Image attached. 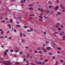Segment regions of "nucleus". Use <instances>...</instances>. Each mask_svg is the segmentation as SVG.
Instances as JSON below:
<instances>
[{
  "instance_id": "3c124183",
  "label": "nucleus",
  "mask_w": 65,
  "mask_h": 65,
  "mask_svg": "<svg viewBox=\"0 0 65 65\" xmlns=\"http://www.w3.org/2000/svg\"><path fill=\"white\" fill-rule=\"evenodd\" d=\"M1 22H5V21L4 20H3L1 21Z\"/></svg>"
},
{
  "instance_id": "bb28decb",
  "label": "nucleus",
  "mask_w": 65,
  "mask_h": 65,
  "mask_svg": "<svg viewBox=\"0 0 65 65\" xmlns=\"http://www.w3.org/2000/svg\"><path fill=\"white\" fill-rule=\"evenodd\" d=\"M27 32H31V30H29V29H27Z\"/></svg>"
},
{
  "instance_id": "4d7b16f0",
  "label": "nucleus",
  "mask_w": 65,
  "mask_h": 65,
  "mask_svg": "<svg viewBox=\"0 0 65 65\" xmlns=\"http://www.w3.org/2000/svg\"><path fill=\"white\" fill-rule=\"evenodd\" d=\"M29 52H32V50H29Z\"/></svg>"
},
{
  "instance_id": "f704fd0d",
  "label": "nucleus",
  "mask_w": 65,
  "mask_h": 65,
  "mask_svg": "<svg viewBox=\"0 0 65 65\" xmlns=\"http://www.w3.org/2000/svg\"><path fill=\"white\" fill-rule=\"evenodd\" d=\"M40 47H39L38 48L36 49L37 50H40Z\"/></svg>"
},
{
  "instance_id": "49530a36",
  "label": "nucleus",
  "mask_w": 65,
  "mask_h": 65,
  "mask_svg": "<svg viewBox=\"0 0 65 65\" xmlns=\"http://www.w3.org/2000/svg\"><path fill=\"white\" fill-rule=\"evenodd\" d=\"M30 31H33V29H32V28H31L30 29Z\"/></svg>"
},
{
  "instance_id": "2eb2a0df",
  "label": "nucleus",
  "mask_w": 65,
  "mask_h": 65,
  "mask_svg": "<svg viewBox=\"0 0 65 65\" xmlns=\"http://www.w3.org/2000/svg\"><path fill=\"white\" fill-rule=\"evenodd\" d=\"M57 12L58 14H59V15H61V13H60V12Z\"/></svg>"
},
{
  "instance_id": "4be33fe9",
  "label": "nucleus",
  "mask_w": 65,
  "mask_h": 65,
  "mask_svg": "<svg viewBox=\"0 0 65 65\" xmlns=\"http://www.w3.org/2000/svg\"><path fill=\"white\" fill-rule=\"evenodd\" d=\"M19 63H20V62H17L15 63V64H19Z\"/></svg>"
},
{
  "instance_id": "423d86ee",
  "label": "nucleus",
  "mask_w": 65,
  "mask_h": 65,
  "mask_svg": "<svg viewBox=\"0 0 65 65\" xmlns=\"http://www.w3.org/2000/svg\"><path fill=\"white\" fill-rule=\"evenodd\" d=\"M49 8H54V6H52V5H50L48 7Z\"/></svg>"
},
{
  "instance_id": "9b49d317",
  "label": "nucleus",
  "mask_w": 65,
  "mask_h": 65,
  "mask_svg": "<svg viewBox=\"0 0 65 65\" xmlns=\"http://www.w3.org/2000/svg\"><path fill=\"white\" fill-rule=\"evenodd\" d=\"M29 9H30V10H33V8L32 7H30L29 8Z\"/></svg>"
},
{
  "instance_id": "c03bdc74",
  "label": "nucleus",
  "mask_w": 65,
  "mask_h": 65,
  "mask_svg": "<svg viewBox=\"0 0 65 65\" xmlns=\"http://www.w3.org/2000/svg\"><path fill=\"white\" fill-rule=\"evenodd\" d=\"M56 27L57 28V29H58L59 28V27L58 26L56 25Z\"/></svg>"
},
{
  "instance_id": "c9c22d12",
  "label": "nucleus",
  "mask_w": 65,
  "mask_h": 65,
  "mask_svg": "<svg viewBox=\"0 0 65 65\" xmlns=\"http://www.w3.org/2000/svg\"><path fill=\"white\" fill-rule=\"evenodd\" d=\"M10 52H13V50H12V49H11L10 50Z\"/></svg>"
},
{
  "instance_id": "de8ad7c7",
  "label": "nucleus",
  "mask_w": 65,
  "mask_h": 65,
  "mask_svg": "<svg viewBox=\"0 0 65 65\" xmlns=\"http://www.w3.org/2000/svg\"><path fill=\"white\" fill-rule=\"evenodd\" d=\"M23 28H27V26H23Z\"/></svg>"
},
{
  "instance_id": "412c9836",
  "label": "nucleus",
  "mask_w": 65,
  "mask_h": 65,
  "mask_svg": "<svg viewBox=\"0 0 65 65\" xmlns=\"http://www.w3.org/2000/svg\"><path fill=\"white\" fill-rule=\"evenodd\" d=\"M61 8H62V9H65V7H64V6L62 7Z\"/></svg>"
},
{
  "instance_id": "13d9d810",
  "label": "nucleus",
  "mask_w": 65,
  "mask_h": 65,
  "mask_svg": "<svg viewBox=\"0 0 65 65\" xmlns=\"http://www.w3.org/2000/svg\"><path fill=\"white\" fill-rule=\"evenodd\" d=\"M40 15L41 16H42V15H43V13H41V14H40Z\"/></svg>"
},
{
  "instance_id": "1a4fd4ad",
  "label": "nucleus",
  "mask_w": 65,
  "mask_h": 65,
  "mask_svg": "<svg viewBox=\"0 0 65 65\" xmlns=\"http://www.w3.org/2000/svg\"><path fill=\"white\" fill-rule=\"evenodd\" d=\"M56 63H55V65H57L58 63V62L57 61H56Z\"/></svg>"
},
{
  "instance_id": "680f3d73",
  "label": "nucleus",
  "mask_w": 65,
  "mask_h": 65,
  "mask_svg": "<svg viewBox=\"0 0 65 65\" xmlns=\"http://www.w3.org/2000/svg\"><path fill=\"white\" fill-rule=\"evenodd\" d=\"M62 5H62V4H60V7H62Z\"/></svg>"
},
{
  "instance_id": "4c0bfd02",
  "label": "nucleus",
  "mask_w": 65,
  "mask_h": 65,
  "mask_svg": "<svg viewBox=\"0 0 65 65\" xmlns=\"http://www.w3.org/2000/svg\"><path fill=\"white\" fill-rule=\"evenodd\" d=\"M42 65H44V64H45V62H42Z\"/></svg>"
},
{
  "instance_id": "8fccbe9b",
  "label": "nucleus",
  "mask_w": 65,
  "mask_h": 65,
  "mask_svg": "<svg viewBox=\"0 0 65 65\" xmlns=\"http://www.w3.org/2000/svg\"><path fill=\"white\" fill-rule=\"evenodd\" d=\"M48 60H47V59H46L45 60V62H47V61H48Z\"/></svg>"
},
{
  "instance_id": "20e7f679",
  "label": "nucleus",
  "mask_w": 65,
  "mask_h": 65,
  "mask_svg": "<svg viewBox=\"0 0 65 65\" xmlns=\"http://www.w3.org/2000/svg\"><path fill=\"white\" fill-rule=\"evenodd\" d=\"M33 6V5L32 4H29L28 5V6H29V7H32V6Z\"/></svg>"
},
{
  "instance_id": "a211bd4d",
  "label": "nucleus",
  "mask_w": 65,
  "mask_h": 65,
  "mask_svg": "<svg viewBox=\"0 0 65 65\" xmlns=\"http://www.w3.org/2000/svg\"><path fill=\"white\" fill-rule=\"evenodd\" d=\"M4 55H7V53H6V52H4Z\"/></svg>"
},
{
  "instance_id": "c85d7f7f",
  "label": "nucleus",
  "mask_w": 65,
  "mask_h": 65,
  "mask_svg": "<svg viewBox=\"0 0 65 65\" xmlns=\"http://www.w3.org/2000/svg\"><path fill=\"white\" fill-rule=\"evenodd\" d=\"M46 48H47V49H50V50H51V48H50V47H46Z\"/></svg>"
},
{
  "instance_id": "6ab92c4d",
  "label": "nucleus",
  "mask_w": 65,
  "mask_h": 65,
  "mask_svg": "<svg viewBox=\"0 0 65 65\" xmlns=\"http://www.w3.org/2000/svg\"><path fill=\"white\" fill-rule=\"evenodd\" d=\"M23 35L24 37H26V35L25 34H23Z\"/></svg>"
},
{
  "instance_id": "f8f14e48",
  "label": "nucleus",
  "mask_w": 65,
  "mask_h": 65,
  "mask_svg": "<svg viewBox=\"0 0 65 65\" xmlns=\"http://www.w3.org/2000/svg\"><path fill=\"white\" fill-rule=\"evenodd\" d=\"M50 42L48 41H46L45 43L46 44H48V43H49Z\"/></svg>"
},
{
  "instance_id": "7ed1b4c3",
  "label": "nucleus",
  "mask_w": 65,
  "mask_h": 65,
  "mask_svg": "<svg viewBox=\"0 0 65 65\" xmlns=\"http://www.w3.org/2000/svg\"><path fill=\"white\" fill-rule=\"evenodd\" d=\"M59 7L58 6H56L55 8H54V10H57L58 9H59Z\"/></svg>"
},
{
  "instance_id": "72a5a7b5",
  "label": "nucleus",
  "mask_w": 65,
  "mask_h": 65,
  "mask_svg": "<svg viewBox=\"0 0 65 65\" xmlns=\"http://www.w3.org/2000/svg\"><path fill=\"white\" fill-rule=\"evenodd\" d=\"M56 24L58 26H60V24L59 23H57Z\"/></svg>"
},
{
  "instance_id": "bf43d9fd",
  "label": "nucleus",
  "mask_w": 65,
  "mask_h": 65,
  "mask_svg": "<svg viewBox=\"0 0 65 65\" xmlns=\"http://www.w3.org/2000/svg\"><path fill=\"white\" fill-rule=\"evenodd\" d=\"M23 60L24 62H25L26 61V58H24Z\"/></svg>"
},
{
  "instance_id": "79ce46f5",
  "label": "nucleus",
  "mask_w": 65,
  "mask_h": 65,
  "mask_svg": "<svg viewBox=\"0 0 65 65\" xmlns=\"http://www.w3.org/2000/svg\"><path fill=\"white\" fill-rule=\"evenodd\" d=\"M47 13H49V10H47Z\"/></svg>"
},
{
  "instance_id": "864d4df0",
  "label": "nucleus",
  "mask_w": 65,
  "mask_h": 65,
  "mask_svg": "<svg viewBox=\"0 0 65 65\" xmlns=\"http://www.w3.org/2000/svg\"><path fill=\"white\" fill-rule=\"evenodd\" d=\"M20 55H22V54H23V52H20Z\"/></svg>"
},
{
  "instance_id": "6e6d98bb",
  "label": "nucleus",
  "mask_w": 65,
  "mask_h": 65,
  "mask_svg": "<svg viewBox=\"0 0 65 65\" xmlns=\"http://www.w3.org/2000/svg\"><path fill=\"white\" fill-rule=\"evenodd\" d=\"M62 33H63V35H65V33L64 32V31H62Z\"/></svg>"
},
{
  "instance_id": "ddd939ff",
  "label": "nucleus",
  "mask_w": 65,
  "mask_h": 65,
  "mask_svg": "<svg viewBox=\"0 0 65 65\" xmlns=\"http://www.w3.org/2000/svg\"><path fill=\"white\" fill-rule=\"evenodd\" d=\"M43 52H47V51L46 50H45V49L43 51Z\"/></svg>"
},
{
  "instance_id": "e433bc0d",
  "label": "nucleus",
  "mask_w": 65,
  "mask_h": 65,
  "mask_svg": "<svg viewBox=\"0 0 65 65\" xmlns=\"http://www.w3.org/2000/svg\"><path fill=\"white\" fill-rule=\"evenodd\" d=\"M55 56H53L52 57V58L53 59H55Z\"/></svg>"
},
{
  "instance_id": "0e129e2a",
  "label": "nucleus",
  "mask_w": 65,
  "mask_h": 65,
  "mask_svg": "<svg viewBox=\"0 0 65 65\" xmlns=\"http://www.w3.org/2000/svg\"><path fill=\"white\" fill-rule=\"evenodd\" d=\"M35 53H37V51H35Z\"/></svg>"
},
{
  "instance_id": "b1692460",
  "label": "nucleus",
  "mask_w": 65,
  "mask_h": 65,
  "mask_svg": "<svg viewBox=\"0 0 65 65\" xmlns=\"http://www.w3.org/2000/svg\"><path fill=\"white\" fill-rule=\"evenodd\" d=\"M56 3H59V1L58 0H57L56 1Z\"/></svg>"
},
{
  "instance_id": "473e14b6",
  "label": "nucleus",
  "mask_w": 65,
  "mask_h": 65,
  "mask_svg": "<svg viewBox=\"0 0 65 65\" xmlns=\"http://www.w3.org/2000/svg\"><path fill=\"white\" fill-rule=\"evenodd\" d=\"M13 31L14 32H17V30H16V29H13Z\"/></svg>"
},
{
  "instance_id": "aec40b11",
  "label": "nucleus",
  "mask_w": 65,
  "mask_h": 65,
  "mask_svg": "<svg viewBox=\"0 0 65 65\" xmlns=\"http://www.w3.org/2000/svg\"><path fill=\"white\" fill-rule=\"evenodd\" d=\"M39 17H40V18H41L42 19H43V17H42L41 16H39Z\"/></svg>"
},
{
  "instance_id": "5fc2aeb1",
  "label": "nucleus",
  "mask_w": 65,
  "mask_h": 65,
  "mask_svg": "<svg viewBox=\"0 0 65 65\" xmlns=\"http://www.w3.org/2000/svg\"><path fill=\"white\" fill-rule=\"evenodd\" d=\"M62 12H65V10H62Z\"/></svg>"
},
{
  "instance_id": "a18cd8bd",
  "label": "nucleus",
  "mask_w": 65,
  "mask_h": 65,
  "mask_svg": "<svg viewBox=\"0 0 65 65\" xmlns=\"http://www.w3.org/2000/svg\"><path fill=\"white\" fill-rule=\"evenodd\" d=\"M48 54H50V55H52V53H48Z\"/></svg>"
},
{
  "instance_id": "dca6fc26",
  "label": "nucleus",
  "mask_w": 65,
  "mask_h": 65,
  "mask_svg": "<svg viewBox=\"0 0 65 65\" xmlns=\"http://www.w3.org/2000/svg\"><path fill=\"white\" fill-rule=\"evenodd\" d=\"M30 17H32H32H34L35 16V15L34 14H30L29 15Z\"/></svg>"
},
{
  "instance_id": "7c9ffc66",
  "label": "nucleus",
  "mask_w": 65,
  "mask_h": 65,
  "mask_svg": "<svg viewBox=\"0 0 65 65\" xmlns=\"http://www.w3.org/2000/svg\"><path fill=\"white\" fill-rule=\"evenodd\" d=\"M42 52L41 51H39V53L42 54Z\"/></svg>"
},
{
  "instance_id": "69168bd1",
  "label": "nucleus",
  "mask_w": 65,
  "mask_h": 65,
  "mask_svg": "<svg viewBox=\"0 0 65 65\" xmlns=\"http://www.w3.org/2000/svg\"><path fill=\"white\" fill-rule=\"evenodd\" d=\"M42 58H40V60H42Z\"/></svg>"
},
{
  "instance_id": "f03ea898",
  "label": "nucleus",
  "mask_w": 65,
  "mask_h": 65,
  "mask_svg": "<svg viewBox=\"0 0 65 65\" xmlns=\"http://www.w3.org/2000/svg\"><path fill=\"white\" fill-rule=\"evenodd\" d=\"M38 10H40V11H41V12H44V10H42V8H41V9H40V8H38Z\"/></svg>"
},
{
  "instance_id": "603ef678",
  "label": "nucleus",
  "mask_w": 65,
  "mask_h": 65,
  "mask_svg": "<svg viewBox=\"0 0 65 65\" xmlns=\"http://www.w3.org/2000/svg\"><path fill=\"white\" fill-rule=\"evenodd\" d=\"M53 44L54 45H55L56 46H57V45L56 44V43H53Z\"/></svg>"
},
{
  "instance_id": "ea45409f",
  "label": "nucleus",
  "mask_w": 65,
  "mask_h": 65,
  "mask_svg": "<svg viewBox=\"0 0 65 65\" xmlns=\"http://www.w3.org/2000/svg\"><path fill=\"white\" fill-rule=\"evenodd\" d=\"M14 52H16V53L17 52H19V51H18V50H15L14 51Z\"/></svg>"
},
{
  "instance_id": "a19ab883",
  "label": "nucleus",
  "mask_w": 65,
  "mask_h": 65,
  "mask_svg": "<svg viewBox=\"0 0 65 65\" xmlns=\"http://www.w3.org/2000/svg\"><path fill=\"white\" fill-rule=\"evenodd\" d=\"M22 42H23V43H24V40L22 39Z\"/></svg>"
},
{
  "instance_id": "2f4dec72",
  "label": "nucleus",
  "mask_w": 65,
  "mask_h": 65,
  "mask_svg": "<svg viewBox=\"0 0 65 65\" xmlns=\"http://www.w3.org/2000/svg\"><path fill=\"white\" fill-rule=\"evenodd\" d=\"M11 38H12V37H10L8 39H9L10 40V39H11Z\"/></svg>"
},
{
  "instance_id": "cd10ccee",
  "label": "nucleus",
  "mask_w": 65,
  "mask_h": 65,
  "mask_svg": "<svg viewBox=\"0 0 65 65\" xmlns=\"http://www.w3.org/2000/svg\"><path fill=\"white\" fill-rule=\"evenodd\" d=\"M60 26H61V28H63V26L61 24H60Z\"/></svg>"
},
{
  "instance_id": "6e6552de",
  "label": "nucleus",
  "mask_w": 65,
  "mask_h": 65,
  "mask_svg": "<svg viewBox=\"0 0 65 65\" xmlns=\"http://www.w3.org/2000/svg\"><path fill=\"white\" fill-rule=\"evenodd\" d=\"M65 36H63L62 37V39L63 40H65Z\"/></svg>"
},
{
  "instance_id": "e2e57ef3",
  "label": "nucleus",
  "mask_w": 65,
  "mask_h": 65,
  "mask_svg": "<svg viewBox=\"0 0 65 65\" xmlns=\"http://www.w3.org/2000/svg\"><path fill=\"white\" fill-rule=\"evenodd\" d=\"M17 55H14V57H17Z\"/></svg>"
},
{
  "instance_id": "09e8293b",
  "label": "nucleus",
  "mask_w": 65,
  "mask_h": 65,
  "mask_svg": "<svg viewBox=\"0 0 65 65\" xmlns=\"http://www.w3.org/2000/svg\"><path fill=\"white\" fill-rule=\"evenodd\" d=\"M57 48L59 50H61V48L59 47H58Z\"/></svg>"
},
{
  "instance_id": "5701e85b",
  "label": "nucleus",
  "mask_w": 65,
  "mask_h": 65,
  "mask_svg": "<svg viewBox=\"0 0 65 65\" xmlns=\"http://www.w3.org/2000/svg\"><path fill=\"white\" fill-rule=\"evenodd\" d=\"M29 55H30L29 54H28L27 55V58H29Z\"/></svg>"
},
{
  "instance_id": "f257e3e1",
  "label": "nucleus",
  "mask_w": 65,
  "mask_h": 65,
  "mask_svg": "<svg viewBox=\"0 0 65 65\" xmlns=\"http://www.w3.org/2000/svg\"><path fill=\"white\" fill-rule=\"evenodd\" d=\"M3 63L5 65H9V64H11L12 63L10 62H8L7 61H6L4 62Z\"/></svg>"
},
{
  "instance_id": "0eeeda50",
  "label": "nucleus",
  "mask_w": 65,
  "mask_h": 65,
  "mask_svg": "<svg viewBox=\"0 0 65 65\" xmlns=\"http://www.w3.org/2000/svg\"><path fill=\"white\" fill-rule=\"evenodd\" d=\"M4 32L3 31H2L1 32V35H3L4 34Z\"/></svg>"
},
{
  "instance_id": "a878e982",
  "label": "nucleus",
  "mask_w": 65,
  "mask_h": 65,
  "mask_svg": "<svg viewBox=\"0 0 65 65\" xmlns=\"http://www.w3.org/2000/svg\"><path fill=\"white\" fill-rule=\"evenodd\" d=\"M58 34V32H54L55 34Z\"/></svg>"
},
{
  "instance_id": "37998d69",
  "label": "nucleus",
  "mask_w": 65,
  "mask_h": 65,
  "mask_svg": "<svg viewBox=\"0 0 65 65\" xmlns=\"http://www.w3.org/2000/svg\"><path fill=\"white\" fill-rule=\"evenodd\" d=\"M6 51L7 53H8V50H6Z\"/></svg>"
},
{
  "instance_id": "338daca9",
  "label": "nucleus",
  "mask_w": 65,
  "mask_h": 65,
  "mask_svg": "<svg viewBox=\"0 0 65 65\" xmlns=\"http://www.w3.org/2000/svg\"><path fill=\"white\" fill-rule=\"evenodd\" d=\"M21 2L22 3H24V2H23V1H21Z\"/></svg>"
},
{
  "instance_id": "c756f323",
  "label": "nucleus",
  "mask_w": 65,
  "mask_h": 65,
  "mask_svg": "<svg viewBox=\"0 0 65 65\" xmlns=\"http://www.w3.org/2000/svg\"><path fill=\"white\" fill-rule=\"evenodd\" d=\"M16 27H20V26L19 25H16Z\"/></svg>"
},
{
  "instance_id": "58836bf2",
  "label": "nucleus",
  "mask_w": 65,
  "mask_h": 65,
  "mask_svg": "<svg viewBox=\"0 0 65 65\" xmlns=\"http://www.w3.org/2000/svg\"><path fill=\"white\" fill-rule=\"evenodd\" d=\"M42 50H43V51L45 49H44V47H43L42 48Z\"/></svg>"
},
{
  "instance_id": "4468645a",
  "label": "nucleus",
  "mask_w": 65,
  "mask_h": 65,
  "mask_svg": "<svg viewBox=\"0 0 65 65\" xmlns=\"http://www.w3.org/2000/svg\"><path fill=\"white\" fill-rule=\"evenodd\" d=\"M51 14L52 15H53L54 14V11L52 10L51 12Z\"/></svg>"
},
{
  "instance_id": "9d476101",
  "label": "nucleus",
  "mask_w": 65,
  "mask_h": 65,
  "mask_svg": "<svg viewBox=\"0 0 65 65\" xmlns=\"http://www.w3.org/2000/svg\"><path fill=\"white\" fill-rule=\"evenodd\" d=\"M20 36L21 37H22L23 36V34L22 32H21L20 33Z\"/></svg>"
},
{
  "instance_id": "052dcab7",
  "label": "nucleus",
  "mask_w": 65,
  "mask_h": 65,
  "mask_svg": "<svg viewBox=\"0 0 65 65\" xmlns=\"http://www.w3.org/2000/svg\"><path fill=\"white\" fill-rule=\"evenodd\" d=\"M3 38V37L2 36H1L0 37V38Z\"/></svg>"
},
{
  "instance_id": "393cba45",
  "label": "nucleus",
  "mask_w": 65,
  "mask_h": 65,
  "mask_svg": "<svg viewBox=\"0 0 65 65\" xmlns=\"http://www.w3.org/2000/svg\"><path fill=\"white\" fill-rule=\"evenodd\" d=\"M39 21H41V22H42L43 20H42L41 19H39Z\"/></svg>"
},
{
  "instance_id": "f3484780",
  "label": "nucleus",
  "mask_w": 65,
  "mask_h": 65,
  "mask_svg": "<svg viewBox=\"0 0 65 65\" xmlns=\"http://www.w3.org/2000/svg\"><path fill=\"white\" fill-rule=\"evenodd\" d=\"M37 64H42V62H37Z\"/></svg>"
},
{
  "instance_id": "774afa93",
  "label": "nucleus",
  "mask_w": 65,
  "mask_h": 65,
  "mask_svg": "<svg viewBox=\"0 0 65 65\" xmlns=\"http://www.w3.org/2000/svg\"><path fill=\"white\" fill-rule=\"evenodd\" d=\"M29 64V63H26V65H28Z\"/></svg>"
},
{
  "instance_id": "39448f33",
  "label": "nucleus",
  "mask_w": 65,
  "mask_h": 65,
  "mask_svg": "<svg viewBox=\"0 0 65 65\" xmlns=\"http://www.w3.org/2000/svg\"><path fill=\"white\" fill-rule=\"evenodd\" d=\"M48 3L49 4H50V5H52V3L51 1H48Z\"/></svg>"
}]
</instances>
